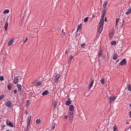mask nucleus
<instances>
[{
  "mask_svg": "<svg viewBox=\"0 0 131 131\" xmlns=\"http://www.w3.org/2000/svg\"><path fill=\"white\" fill-rule=\"evenodd\" d=\"M114 35V33L113 32L110 34V37H112Z\"/></svg>",
  "mask_w": 131,
  "mask_h": 131,
  "instance_id": "obj_37",
  "label": "nucleus"
},
{
  "mask_svg": "<svg viewBox=\"0 0 131 131\" xmlns=\"http://www.w3.org/2000/svg\"><path fill=\"white\" fill-rule=\"evenodd\" d=\"M126 124H129V122H128V121H126Z\"/></svg>",
  "mask_w": 131,
  "mask_h": 131,
  "instance_id": "obj_47",
  "label": "nucleus"
},
{
  "mask_svg": "<svg viewBox=\"0 0 131 131\" xmlns=\"http://www.w3.org/2000/svg\"><path fill=\"white\" fill-rule=\"evenodd\" d=\"M72 59H73V56L72 55H71L69 57V60L68 61V64H70V63H71V60H72Z\"/></svg>",
  "mask_w": 131,
  "mask_h": 131,
  "instance_id": "obj_16",
  "label": "nucleus"
},
{
  "mask_svg": "<svg viewBox=\"0 0 131 131\" xmlns=\"http://www.w3.org/2000/svg\"><path fill=\"white\" fill-rule=\"evenodd\" d=\"M61 75L60 74H57L55 76V79H54V81L57 83L58 81H59V79H60V77Z\"/></svg>",
  "mask_w": 131,
  "mask_h": 131,
  "instance_id": "obj_5",
  "label": "nucleus"
},
{
  "mask_svg": "<svg viewBox=\"0 0 131 131\" xmlns=\"http://www.w3.org/2000/svg\"><path fill=\"white\" fill-rule=\"evenodd\" d=\"M61 34L62 35H64L65 34V32H64V29L62 30Z\"/></svg>",
  "mask_w": 131,
  "mask_h": 131,
  "instance_id": "obj_42",
  "label": "nucleus"
},
{
  "mask_svg": "<svg viewBox=\"0 0 131 131\" xmlns=\"http://www.w3.org/2000/svg\"><path fill=\"white\" fill-rule=\"evenodd\" d=\"M57 105H58V103L57 102V101H55L53 103V106H54V109L55 108H56V107H57Z\"/></svg>",
  "mask_w": 131,
  "mask_h": 131,
  "instance_id": "obj_25",
  "label": "nucleus"
},
{
  "mask_svg": "<svg viewBox=\"0 0 131 131\" xmlns=\"http://www.w3.org/2000/svg\"><path fill=\"white\" fill-rule=\"evenodd\" d=\"M113 130L118 131V130H117V126H116V125H114V126H113Z\"/></svg>",
  "mask_w": 131,
  "mask_h": 131,
  "instance_id": "obj_28",
  "label": "nucleus"
},
{
  "mask_svg": "<svg viewBox=\"0 0 131 131\" xmlns=\"http://www.w3.org/2000/svg\"><path fill=\"white\" fill-rule=\"evenodd\" d=\"M71 103H72V101L70 100V98H68V101H67L66 102V105L67 106H69V105H70V104H71Z\"/></svg>",
  "mask_w": 131,
  "mask_h": 131,
  "instance_id": "obj_9",
  "label": "nucleus"
},
{
  "mask_svg": "<svg viewBox=\"0 0 131 131\" xmlns=\"http://www.w3.org/2000/svg\"><path fill=\"white\" fill-rule=\"evenodd\" d=\"M6 124L8 126H10V127H14V124H13L12 122L8 121V120H7L6 121Z\"/></svg>",
  "mask_w": 131,
  "mask_h": 131,
  "instance_id": "obj_3",
  "label": "nucleus"
},
{
  "mask_svg": "<svg viewBox=\"0 0 131 131\" xmlns=\"http://www.w3.org/2000/svg\"><path fill=\"white\" fill-rule=\"evenodd\" d=\"M120 31H118V33L119 34H120Z\"/></svg>",
  "mask_w": 131,
  "mask_h": 131,
  "instance_id": "obj_54",
  "label": "nucleus"
},
{
  "mask_svg": "<svg viewBox=\"0 0 131 131\" xmlns=\"http://www.w3.org/2000/svg\"><path fill=\"white\" fill-rule=\"evenodd\" d=\"M81 26H82L81 24L78 26L77 29V32H78V31H80V32L81 31Z\"/></svg>",
  "mask_w": 131,
  "mask_h": 131,
  "instance_id": "obj_13",
  "label": "nucleus"
},
{
  "mask_svg": "<svg viewBox=\"0 0 131 131\" xmlns=\"http://www.w3.org/2000/svg\"><path fill=\"white\" fill-rule=\"evenodd\" d=\"M95 17H96V15H93L92 16V18H95Z\"/></svg>",
  "mask_w": 131,
  "mask_h": 131,
  "instance_id": "obj_52",
  "label": "nucleus"
},
{
  "mask_svg": "<svg viewBox=\"0 0 131 131\" xmlns=\"http://www.w3.org/2000/svg\"><path fill=\"white\" fill-rule=\"evenodd\" d=\"M10 13V10L6 9L3 11V14H9Z\"/></svg>",
  "mask_w": 131,
  "mask_h": 131,
  "instance_id": "obj_22",
  "label": "nucleus"
},
{
  "mask_svg": "<svg viewBox=\"0 0 131 131\" xmlns=\"http://www.w3.org/2000/svg\"><path fill=\"white\" fill-rule=\"evenodd\" d=\"M47 95H49V91L48 90H46L42 93V96H47Z\"/></svg>",
  "mask_w": 131,
  "mask_h": 131,
  "instance_id": "obj_15",
  "label": "nucleus"
},
{
  "mask_svg": "<svg viewBox=\"0 0 131 131\" xmlns=\"http://www.w3.org/2000/svg\"><path fill=\"white\" fill-rule=\"evenodd\" d=\"M88 21H89V17H86V18H85L84 19V23H86V22H88Z\"/></svg>",
  "mask_w": 131,
  "mask_h": 131,
  "instance_id": "obj_33",
  "label": "nucleus"
},
{
  "mask_svg": "<svg viewBox=\"0 0 131 131\" xmlns=\"http://www.w3.org/2000/svg\"><path fill=\"white\" fill-rule=\"evenodd\" d=\"M64 118H65V119H67V118H68L67 115L64 116Z\"/></svg>",
  "mask_w": 131,
  "mask_h": 131,
  "instance_id": "obj_49",
  "label": "nucleus"
},
{
  "mask_svg": "<svg viewBox=\"0 0 131 131\" xmlns=\"http://www.w3.org/2000/svg\"><path fill=\"white\" fill-rule=\"evenodd\" d=\"M122 25L121 26V28H122V27L123 26V25L124 24V20L123 19L122 20Z\"/></svg>",
  "mask_w": 131,
  "mask_h": 131,
  "instance_id": "obj_41",
  "label": "nucleus"
},
{
  "mask_svg": "<svg viewBox=\"0 0 131 131\" xmlns=\"http://www.w3.org/2000/svg\"><path fill=\"white\" fill-rule=\"evenodd\" d=\"M69 110H70V111H74V106L73 105H71L69 106Z\"/></svg>",
  "mask_w": 131,
  "mask_h": 131,
  "instance_id": "obj_18",
  "label": "nucleus"
},
{
  "mask_svg": "<svg viewBox=\"0 0 131 131\" xmlns=\"http://www.w3.org/2000/svg\"><path fill=\"white\" fill-rule=\"evenodd\" d=\"M117 57H118V55H117L116 53H115L113 56V60H116V59H117Z\"/></svg>",
  "mask_w": 131,
  "mask_h": 131,
  "instance_id": "obj_20",
  "label": "nucleus"
},
{
  "mask_svg": "<svg viewBox=\"0 0 131 131\" xmlns=\"http://www.w3.org/2000/svg\"><path fill=\"white\" fill-rule=\"evenodd\" d=\"M131 13V7L130 8L128 9V10H127V12L125 13L126 15H129V14H130Z\"/></svg>",
  "mask_w": 131,
  "mask_h": 131,
  "instance_id": "obj_21",
  "label": "nucleus"
},
{
  "mask_svg": "<svg viewBox=\"0 0 131 131\" xmlns=\"http://www.w3.org/2000/svg\"><path fill=\"white\" fill-rule=\"evenodd\" d=\"M14 43V39H11L8 42V46H12V45H13V43Z\"/></svg>",
  "mask_w": 131,
  "mask_h": 131,
  "instance_id": "obj_14",
  "label": "nucleus"
},
{
  "mask_svg": "<svg viewBox=\"0 0 131 131\" xmlns=\"http://www.w3.org/2000/svg\"><path fill=\"white\" fill-rule=\"evenodd\" d=\"M118 62H119V59H117V60H116V63H118Z\"/></svg>",
  "mask_w": 131,
  "mask_h": 131,
  "instance_id": "obj_51",
  "label": "nucleus"
},
{
  "mask_svg": "<svg viewBox=\"0 0 131 131\" xmlns=\"http://www.w3.org/2000/svg\"><path fill=\"white\" fill-rule=\"evenodd\" d=\"M26 114H28V111H26Z\"/></svg>",
  "mask_w": 131,
  "mask_h": 131,
  "instance_id": "obj_53",
  "label": "nucleus"
},
{
  "mask_svg": "<svg viewBox=\"0 0 131 131\" xmlns=\"http://www.w3.org/2000/svg\"><path fill=\"white\" fill-rule=\"evenodd\" d=\"M5 105L6 107H10L11 106H12V103H11L10 101H7L6 102Z\"/></svg>",
  "mask_w": 131,
  "mask_h": 131,
  "instance_id": "obj_12",
  "label": "nucleus"
},
{
  "mask_svg": "<svg viewBox=\"0 0 131 131\" xmlns=\"http://www.w3.org/2000/svg\"><path fill=\"white\" fill-rule=\"evenodd\" d=\"M40 123V119H37L36 120V123L37 124H39V123Z\"/></svg>",
  "mask_w": 131,
  "mask_h": 131,
  "instance_id": "obj_36",
  "label": "nucleus"
},
{
  "mask_svg": "<svg viewBox=\"0 0 131 131\" xmlns=\"http://www.w3.org/2000/svg\"><path fill=\"white\" fill-rule=\"evenodd\" d=\"M127 85L128 86V91L131 92V85L130 84H127Z\"/></svg>",
  "mask_w": 131,
  "mask_h": 131,
  "instance_id": "obj_26",
  "label": "nucleus"
},
{
  "mask_svg": "<svg viewBox=\"0 0 131 131\" xmlns=\"http://www.w3.org/2000/svg\"><path fill=\"white\" fill-rule=\"evenodd\" d=\"M100 82L101 84H104V83H105V79L104 78H102L100 80Z\"/></svg>",
  "mask_w": 131,
  "mask_h": 131,
  "instance_id": "obj_23",
  "label": "nucleus"
},
{
  "mask_svg": "<svg viewBox=\"0 0 131 131\" xmlns=\"http://www.w3.org/2000/svg\"><path fill=\"white\" fill-rule=\"evenodd\" d=\"M130 107H131V103L129 104Z\"/></svg>",
  "mask_w": 131,
  "mask_h": 131,
  "instance_id": "obj_55",
  "label": "nucleus"
},
{
  "mask_svg": "<svg viewBox=\"0 0 131 131\" xmlns=\"http://www.w3.org/2000/svg\"><path fill=\"white\" fill-rule=\"evenodd\" d=\"M107 5H108L107 1L104 2L103 5L104 9L102 11L101 18L100 20L99 24V27L98 29V32L99 33H101L102 30H103V28L104 27V18L105 17V15H106V7H107Z\"/></svg>",
  "mask_w": 131,
  "mask_h": 131,
  "instance_id": "obj_1",
  "label": "nucleus"
},
{
  "mask_svg": "<svg viewBox=\"0 0 131 131\" xmlns=\"http://www.w3.org/2000/svg\"><path fill=\"white\" fill-rule=\"evenodd\" d=\"M9 26V23H8V22H6L5 24V31H7V30H8V26Z\"/></svg>",
  "mask_w": 131,
  "mask_h": 131,
  "instance_id": "obj_19",
  "label": "nucleus"
},
{
  "mask_svg": "<svg viewBox=\"0 0 131 131\" xmlns=\"http://www.w3.org/2000/svg\"><path fill=\"white\" fill-rule=\"evenodd\" d=\"M81 48H83V47H85V43H82L81 45Z\"/></svg>",
  "mask_w": 131,
  "mask_h": 131,
  "instance_id": "obj_39",
  "label": "nucleus"
},
{
  "mask_svg": "<svg viewBox=\"0 0 131 131\" xmlns=\"http://www.w3.org/2000/svg\"><path fill=\"white\" fill-rule=\"evenodd\" d=\"M4 97H5V95H2L0 96V100H3V98H4Z\"/></svg>",
  "mask_w": 131,
  "mask_h": 131,
  "instance_id": "obj_38",
  "label": "nucleus"
},
{
  "mask_svg": "<svg viewBox=\"0 0 131 131\" xmlns=\"http://www.w3.org/2000/svg\"><path fill=\"white\" fill-rule=\"evenodd\" d=\"M129 117L131 118V111L129 112Z\"/></svg>",
  "mask_w": 131,
  "mask_h": 131,
  "instance_id": "obj_48",
  "label": "nucleus"
},
{
  "mask_svg": "<svg viewBox=\"0 0 131 131\" xmlns=\"http://www.w3.org/2000/svg\"><path fill=\"white\" fill-rule=\"evenodd\" d=\"M68 53H69V52L68 51V50H66L65 51V54H68Z\"/></svg>",
  "mask_w": 131,
  "mask_h": 131,
  "instance_id": "obj_46",
  "label": "nucleus"
},
{
  "mask_svg": "<svg viewBox=\"0 0 131 131\" xmlns=\"http://www.w3.org/2000/svg\"><path fill=\"white\" fill-rule=\"evenodd\" d=\"M21 20H23V18H22V19Z\"/></svg>",
  "mask_w": 131,
  "mask_h": 131,
  "instance_id": "obj_56",
  "label": "nucleus"
},
{
  "mask_svg": "<svg viewBox=\"0 0 131 131\" xmlns=\"http://www.w3.org/2000/svg\"><path fill=\"white\" fill-rule=\"evenodd\" d=\"M5 80V78H4V76H0V81H3Z\"/></svg>",
  "mask_w": 131,
  "mask_h": 131,
  "instance_id": "obj_35",
  "label": "nucleus"
},
{
  "mask_svg": "<svg viewBox=\"0 0 131 131\" xmlns=\"http://www.w3.org/2000/svg\"><path fill=\"white\" fill-rule=\"evenodd\" d=\"M42 83V82H41V81H39V82H38L37 83H36V85L37 86H39V85H41V84Z\"/></svg>",
  "mask_w": 131,
  "mask_h": 131,
  "instance_id": "obj_30",
  "label": "nucleus"
},
{
  "mask_svg": "<svg viewBox=\"0 0 131 131\" xmlns=\"http://www.w3.org/2000/svg\"><path fill=\"white\" fill-rule=\"evenodd\" d=\"M6 126V125H2L1 126L2 127V130H3V129H4L5 128V127Z\"/></svg>",
  "mask_w": 131,
  "mask_h": 131,
  "instance_id": "obj_40",
  "label": "nucleus"
},
{
  "mask_svg": "<svg viewBox=\"0 0 131 131\" xmlns=\"http://www.w3.org/2000/svg\"><path fill=\"white\" fill-rule=\"evenodd\" d=\"M14 94H17V90H14Z\"/></svg>",
  "mask_w": 131,
  "mask_h": 131,
  "instance_id": "obj_45",
  "label": "nucleus"
},
{
  "mask_svg": "<svg viewBox=\"0 0 131 131\" xmlns=\"http://www.w3.org/2000/svg\"><path fill=\"white\" fill-rule=\"evenodd\" d=\"M30 104V100H27V101H26V106L27 107H28V106H29V104Z\"/></svg>",
  "mask_w": 131,
  "mask_h": 131,
  "instance_id": "obj_24",
  "label": "nucleus"
},
{
  "mask_svg": "<svg viewBox=\"0 0 131 131\" xmlns=\"http://www.w3.org/2000/svg\"><path fill=\"white\" fill-rule=\"evenodd\" d=\"M98 55L99 57H102V49H100V51L98 52Z\"/></svg>",
  "mask_w": 131,
  "mask_h": 131,
  "instance_id": "obj_27",
  "label": "nucleus"
},
{
  "mask_svg": "<svg viewBox=\"0 0 131 131\" xmlns=\"http://www.w3.org/2000/svg\"><path fill=\"white\" fill-rule=\"evenodd\" d=\"M73 113H74L73 111H71L70 112L69 115H73Z\"/></svg>",
  "mask_w": 131,
  "mask_h": 131,
  "instance_id": "obj_43",
  "label": "nucleus"
},
{
  "mask_svg": "<svg viewBox=\"0 0 131 131\" xmlns=\"http://www.w3.org/2000/svg\"><path fill=\"white\" fill-rule=\"evenodd\" d=\"M53 126H52L51 127V130H54V129H55V126L56 125V123H53Z\"/></svg>",
  "mask_w": 131,
  "mask_h": 131,
  "instance_id": "obj_31",
  "label": "nucleus"
},
{
  "mask_svg": "<svg viewBox=\"0 0 131 131\" xmlns=\"http://www.w3.org/2000/svg\"><path fill=\"white\" fill-rule=\"evenodd\" d=\"M27 39H28V38H26V39L25 40H24V41H23L24 43H25V42H26V41H27Z\"/></svg>",
  "mask_w": 131,
  "mask_h": 131,
  "instance_id": "obj_44",
  "label": "nucleus"
},
{
  "mask_svg": "<svg viewBox=\"0 0 131 131\" xmlns=\"http://www.w3.org/2000/svg\"><path fill=\"white\" fill-rule=\"evenodd\" d=\"M18 81H19V77L17 76L15 77L13 80V83H14V84H17Z\"/></svg>",
  "mask_w": 131,
  "mask_h": 131,
  "instance_id": "obj_8",
  "label": "nucleus"
},
{
  "mask_svg": "<svg viewBox=\"0 0 131 131\" xmlns=\"http://www.w3.org/2000/svg\"><path fill=\"white\" fill-rule=\"evenodd\" d=\"M120 66H123L126 65V59L125 58L123 59L119 63Z\"/></svg>",
  "mask_w": 131,
  "mask_h": 131,
  "instance_id": "obj_2",
  "label": "nucleus"
},
{
  "mask_svg": "<svg viewBox=\"0 0 131 131\" xmlns=\"http://www.w3.org/2000/svg\"><path fill=\"white\" fill-rule=\"evenodd\" d=\"M104 21L105 22H107V18L106 17H105Z\"/></svg>",
  "mask_w": 131,
  "mask_h": 131,
  "instance_id": "obj_50",
  "label": "nucleus"
},
{
  "mask_svg": "<svg viewBox=\"0 0 131 131\" xmlns=\"http://www.w3.org/2000/svg\"><path fill=\"white\" fill-rule=\"evenodd\" d=\"M79 34H80V31L77 32V31L76 33V37H77L79 35Z\"/></svg>",
  "mask_w": 131,
  "mask_h": 131,
  "instance_id": "obj_34",
  "label": "nucleus"
},
{
  "mask_svg": "<svg viewBox=\"0 0 131 131\" xmlns=\"http://www.w3.org/2000/svg\"><path fill=\"white\" fill-rule=\"evenodd\" d=\"M30 121H31V116H30L28 118V123H27V130H28V126L30 125Z\"/></svg>",
  "mask_w": 131,
  "mask_h": 131,
  "instance_id": "obj_6",
  "label": "nucleus"
},
{
  "mask_svg": "<svg viewBox=\"0 0 131 131\" xmlns=\"http://www.w3.org/2000/svg\"><path fill=\"white\" fill-rule=\"evenodd\" d=\"M7 88L9 91H11L12 89V84L11 83H8L7 85Z\"/></svg>",
  "mask_w": 131,
  "mask_h": 131,
  "instance_id": "obj_17",
  "label": "nucleus"
},
{
  "mask_svg": "<svg viewBox=\"0 0 131 131\" xmlns=\"http://www.w3.org/2000/svg\"><path fill=\"white\" fill-rule=\"evenodd\" d=\"M116 96H110L109 98V100L111 102V103H112V102H114L115 100H116Z\"/></svg>",
  "mask_w": 131,
  "mask_h": 131,
  "instance_id": "obj_7",
  "label": "nucleus"
},
{
  "mask_svg": "<svg viewBox=\"0 0 131 131\" xmlns=\"http://www.w3.org/2000/svg\"><path fill=\"white\" fill-rule=\"evenodd\" d=\"M69 120L71 123H72V121H73V115H69Z\"/></svg>",
  "mask_w": 131,
  "mask_h": 131,
  "instance_id": "obj_10",
  "label": "nucleus"
},
{
  "mask_svg": "<svg viewBox=\"0 0 131 131\" xmlns=\"http://www.w3.org/2000/svg\"><path fill=\"white\" fill-rule=\"evenodd\" d=\"M94 85V80H92L91 81V82L90 83L89 86V91L91 90V89L93 88V85Z\"/></svg>",
  "mask_w": 131,
  "mask_h": 131,
  "instance_id": "obj_11",
  "label": "nucleus"
},
{
  "mask_svg": "<svg viewBox=\"0 0 131 131\" xmlns=\"http://www.w3.org/2000/svg\"><path fill=\"white\" fill-rule=\"evenodd\" d=\"M17 88L18 89V93H19V94H22V86L20 84H17Z\"/></svg>",
  "mask_w": 131,
  "mask_h": 131,
  "instance_id": "obj_4",
  "label": "nucleus"
},
{
  "mask_svg": "<svg viewBox=\"0 0 131 131\" xmlns=\"http://www.w3.org/2000/svg\"><path fill=\"white\" fill-rule=\"evenodd\" d=\"M118 22H119V18L116 19V27L118 25Z\"/></svg>",
  "mask_w": 131,
  "mask_h": 131,
  "instance_id": "obj_29",
  "label": "nucleus"
},
{
  "mask_svg": "<svg viewBox=\"0 0 131 131\" xmlns=\"http://www.w3.org/2000/svg\"><path fill=\"white\" fill-rule=\"evenodd\" d=\"M112 46H116V41H112L111 42Z\"/></svg>",
  "mask_w": 131,
  "mask_h": 131,
  "instance_id": "obj_32",
  "label": "nucleus"
}]
</instances>
